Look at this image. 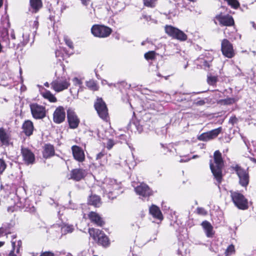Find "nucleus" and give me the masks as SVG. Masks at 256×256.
Wrapping results in <instances>:
<instances>
[{"mask_svg":"<svg viewBox=\"0 0 256 256\" xmlns=\"http://www.w3.org/2000/svg\"><path fill=\"white\" fill-rule=\"evenodd\" d=\"M214 159L215 165H214L212 160H210V166L213 176L218 182V184L219 185L222 182V169L224 166L222 154L219 150H216L214 152Z\"/></svg>","mask_w":256,"mask_h":256,"instance_id":"obj_1","label":"nucleus"},{"mask_svg":"<svg viewBox=\"0 0 256 256\" xmlns=\"http://www.w3.org/2000/svg\"><path fill=\"white\" fill-rule=\"evenodd\" d=\"M230 196L235 206L239 209L246 210L248 208V201L244 196L238 192L230 191Z\"/></svg>","mask_w":256,"mask_h":256,"instance_id":"obj_2","label":"nucleus"},{"mask_svg":"<svg viewBox=\"0 0 256 256\" xmlns=\"http://www.w3.org/2000/svg\"><path fill=\"white\" fill-rule=\"evenodd\" d=\"M89 233L90 236L93 234V238L94 240L98 238V244L104 247H108L110 244L109 238L102 230L90 228Z\"/></svg>","mask_w":256,"mask_h":256,"instance_id":"obj_3","label":"nucleus"},{"mask_svg":"<svg viewBox=\"0 0 256 256\" xmlns=\"http://www.w3.org/2000/svg\"><path fill=\"white\" fill-rule=\"evenodd\" d=\"M239 178V184L243 187H246L249 184V174L248 170H246L236 164L232 167Z\"/></svg>","mask_w":256,"mask_h":256,"instance_id":"obj_4","label":"nucleus"},{"mask_svg":"<svg viewBox=\"0 0 256 256\" xmlns=\"http://www.w3.org/2000/svg\"><path fill=\"white\" fill-rule=\"evenodd\" d=\"M165 32L170 36L180 41H185L188 36L182 31L172 26L166 25L164 28Z\"/></svg>","mask_w":256,"mask_h":256,"instance_id":"obj_5","label":"nucleus"},{"mask_svg":"<svg viewBox=\"0 0 256 256\" xmlns=\"http://www.w3.org/2000/svg\"><path fill=\"white\" fill-rule=\"evenodd\" d=\"M112 30L109 27L104 25L94 24L91 28L92 34L96 37L106 38L112 33Z\"/></svg>","mask_w":256,"mask_h":256,"instance_id":"obj_6","label":"nucleus"},{"mask_svg":"<svg viewBox=\"0 0 256 256\" xmlns=\"http://www.w3.org/2000/svg\"><path fill=\"white\" fill-rule=\"evenodd\" d=\"M32 117L36 120L42 119L46 116V108L36 103L31 104L30 106Z\"/></svg>","mask_w":256,"mask_h":256,"instance_id":"obj_7","label":"nucleus"},{"mask_svg":"<svg viewBox=\"0 0 256 256\" xmlns=\"http://www.w3.org/2000/svg\"><path fill=\"white\" fill-rule=\"evenodd\" d=\"M94 106L99 116L103 120L106 119L108 116V110L106 103L102 98L96 100Z\"/></svg>","mask_w":256,"mask_h":256,"instance_id":"obj_8","label":"nucleus"},{"mask_svg":"<svg viewBox=\"0 0 256 256\" xmlns=\"http://www.w3.org/2000/svg\"><path fill=\"white\" fill-rule=\"evenodd\" d=\"M221 50L222 54L228 58H232L234 55L232 44L227 39L222 40Z\"/></svg>","mask_w":256,"mask_h":256,"instance_id":"obj_9","label":"nucleus"},{"mask_svg":"<svg viewBox=\"0 0 256 256\" xmlns=\"http://www.w3.org/2000/svg\"><path fill=\"white\" fill-rule=\"evenodd\" d=\"M20 150L23 160L26 164L30 165L35 162V156L30 150L22 146Z\"/></svg>","mask_w":256,"mask_h":256,"instance_id":"obj_10","label":"nucleus"},{"mask_svg":"<svg viewBox=\"0 0 256 256\" xmlns=\"http://www.w3.org/2000/svg\"><path fill=\"white\" fill-rule=\"evenodd\" d=\"M67 118L70 128L74 129L78 126L80 120L74 112L70 108L67 110Z\"/></svg>","mask_w":256,"mask_h":256,"instance_id":"obj_11","label":"nucleus"},{"mask_svg":"<svg viewBox=\"0 0 256 256\" xmlns=\"http://www.w3.org/2000/svg\"><path fill=\"white\" fill-rule=\"evenodd\" d=\"M136 193L144 198L148 197L152 194V191L146 184L142 183L134 188Z\"/></svg>","mask_w":256,"mask_h":256,"instance_id":"obj_12","label":"nucleus"},{"mask_svg":"<svg viewBox=\"0 0 256 256\" xmlns=\"http://www.w3.org/2000/svg\"><path fill=\"white\" fill-rule=\"evenodd\" d=\"M51 84L55 91L59 92L68 88L70 84L66 79L62 80L58 78L53 81Z\"/></svg>","mask_w":256,"mask_h":256,"instance_id":"obj_13","label":"nucleus"},{"mask_svg":"<svg viewBox=\"0 0 256 256\" xmlns=\"http://www.w3.org/2000/svg\"><path fill=\"white\" fill-rule=\"evenodd\" d=\"M66 118V112L64 108L60 106L54 110L53 114V120L56 124L62 122Z\"/></svg>","mask_w":256,"mask_h":256,"instance_id":"obj_14","label":"nucleus"},{"mask_svg":"<svg viewBox=\"0 0 256 256\" xmlns=\"http://www.w3.org/2000/svg\"><path fill=\"white\" fill-rule=\"evenodd\" d=\"M69 176L68 179L78 182L85 178L86 176V172L82 168H75L70 171Z\"/></svg>","mask_w":256,"mask_h":256,"instance_id":"obj_15","label":"nucleus"},{"mask_svg":"<svg viewBox=\"0 0 256 256\" xmlns=\"http://www.w3.org/2000/svg\"><path fill=\"white\" fill-rule=\"evenodd\" d=\"M72 150L74 158L79 162H82L85 159V155L82 149L78 146H73Z\"/></svg>","mask_w":256,"mask_h":256,"instance_id":"obj_16","label":"nucleus"},{"mask_svg":"<svg viewBox=\"0 0 256 256\" xmlns=\"http://www.w3.org/2000/svg\"><path fill=\"white\" fill-rule=\"evenodd\" d=\"M216 18L220 22V24L222 26H232L234 24V20L230 15L219 14L216 16Z\"/></svg>","mask_w":256,"mask_h":256,"instance_id":"obj_17","label":"nucleus"},{"mask_svg":"<svg viewBox=\"0 0 256 256\" xmlns=\"http://www.w3.org/2000/svg\"><path fill=\"white\" fill-rule=\"evenodd\" d=\"M89 219L98 226H102L104 224V222L100 216L96 212H90L88 214Z\"/></svg>","mask_w":256,"mask_h":256,"instance_id":"obj_18","label":"nucleus"},{"mask_svg":"<svg viewBox=\"0 0 256 256\" xmlns=\"http://www.w3.org/2000/svg\"><path fill=\"white\" fill-rule=\"evenodd\" d=\"M23 132L26 136H31L34 131V126L33 123L30 120H25L22 126Z\"/></svg>","mask_w":256,"mask_h":256,"instance_id":"obj_19","label":"nucleus"},{"mask_svg":"<svg viewBox=\"0 0 256 256\" xmlns=\"http://www.w3.org/2000/svg\"><path fill=\"white\" fill-rule=\"evenodd\" d=\"M208 238H212L214 235V232L213 230V226L210 223L207 221L204 220L202 222L201 224Z\"/></svg>","mask_w":256,"mask_h":256,"instance_id":"obj_20","label":"nucleus"},{"mask_svg":"<svg viewBox=\"0 0 256 256\" xmlns=\"http://www.w3.org/2000/svg\"><path fill=\"white\" fill-rule=\"evenodd\" d=\"M10 136L6 130L3 128H0V142L2 145L8 146L10 144Z\"/></svg>","mask_w":256,"mask_h":256,"instance_id":"obj_21","label":"nucleus"},{"mask_svg":"<svg viewBox=\"0 0 256 256\" xmlns=\"http://www.w3.org/2000/svg\"><path fill=\"white\" fill-rule=\"evenodd\" d=\"M43 156L45 158H48L54 154V147L50 144H46L44 146L42 152Z\"/></svg>","mask_w":256,"mask_h":256,"instance_id":"obj_22","label":"nucleus"},{"mask_svg":"<svg viewBox=\"0 0 256 256\" xmlns=\"http://www.w3.org/2000/svg\"><path fill=\"white\" fill-rule=\"evenodd\" d=\"M150 214L154 217L159 220H162L163 216L159 208L155 205H152L150 208Z\"/></svg>","mask_w":256,"mask_h":256,"instance_id":"obj_23","label":"nucleus"},{"mask_svg":"<svg viewBox=\"0 0 256 256\" xmlns=\"http://www.w3.org/2000/svg\"><path fill=\"white\" fill-rule=\"evenodd\" d=\"M88 204L95 207H99L100 206V198L96 195H92L88 199Z\"/></svg>","mask_w":256,"mask_h":256,"instance_id":"obj_24","label":"nucleus"},{"mask_svg":"<svg viewBox=\"0 0 256 256\" xmlns=\"http://www.w3.org/2000/svg\"><path fill=\"white\" fill-rule=\"evenodd\" d=\"M218 82V76H213L211 73H208L207 75V82L209 85L216 86Z\"/></svg>","mask_w":256,"mask_h":256,"instance_id":"obj_25","label":"nucleus"},{"mask_svg":"<svg viewBox=\"0 0 256 256\" xmlns=\"http://www.w3.org/2000/svg\"><path fill=\"white\" fill-rule=\"evenodd\" d=\"M43 97L48 99L50 102H55L57 101L56 98L49 90H46L42 93Z\"/></svg>","mask_w":256,"mask_h":256,"instance_id":"obj_26","label":"nucleus"},{"mask_svg":"<svg viewBox=\"0 0 256 256\" xmlns=\"http://www.w3.org/2000/svg\"><path fill=\"white\" fill-rule=\"evenodd\" d=\"M30 4L35 12H36L42 6L41 0H30Z\"/></svg>","mask_w":256,"mask_h":256,"instance_id":"obj_27","label":"nucleus"},{"mask_svg":"<svg viewBox=\"0 0 256 256\" xmlns=\"http://www.w3.org/2000/svg\"><path fill=\"white\" fill-rule=\"evenodd\" d=\"M111 185H112V188H108L107 190V192L112 193L113 191L118 190L120 188V184L117 182L116 180H111Z\"/></svg>","mask_w":256,"mask_h":256,"instance_id":"obj_28","label":"nucleus"},{"mask_svg":"<svg viewBox=\"0 0 256 256\" xmlns=\"http://www.w3.org/2000/svg\"><path fill=\"white\" fill-rule=\"evenodd\" d=\"M198 139L200 140L204 141V142H207L208 140H212L210 134L208 132H204L202 134H201L198 137Z\"/></svg>","mask_w":256,"mask_h":256,"instance_id":"obj_29","label":"nucleus"},{"mask_svg":"<svg viewBox=\"0 0 256 256\" xmlns=\"http://www.w3.org/2000/svg\"><path fill=\"white\" fill-rule=\"evenodd\" d=\"M130 125L131 127L134 126L135 128H136L139 133L142 132L143 130L142 126L140 124L139 122L136 121L134 122H130Z\"/></svg>","mask_w":256,"mask_h":256,"instance_id":"obj_30","label":"nucleus"},{"mask_svg":"<svg viewBox=\"0 0 256 256\" xmlns=\"http://www.w3.org/2000/svg\"><path fill=\"white\" fill-rule=\"evenodd\" d=\"M222 127L212 130L208 132L212 139L216 138L222 131Z\"/></svg>","mask_w":256,"mask_h":256,"instance_id":"obj_31","label":"nucleus"},{"mask_svg":"<svg viewBox=\"0 0 256 256\" xmlns=\"http://www.w3.org/2000/svg\"><path fill=\"white\" fill-rule=\"evenodd\" d=\"M158 0H143L144 6L154 8L156 6Z\"/></svg>","mask_w":256,"mask_h":256,"instance_id":"obj_32","label":"nucleus"},{"mask_svg":"<svg viewBox=\"0 0 256 256\" xmlns=\"http://www.w3.org/2000/svg\"><path fill=\"white\" fill-rule=\"evenodd\" d=\"M232 8L236 9L240 6V3L238 0H224Z\"/></svg>","mask_w":256,"mask_h":256,"instance_id":"obj_33","label":"nucleus"},{"mask_svg":"<svg viewBox=\"0 0 256 256\" xmlns=\"http://www.w3.org/2000/svg\"><path fill=\"white\" fill-rule=\"evenodd\" d=\"M86 86L92 90H98V86L94 80H91L86 82Z\"/></svg>","mask_w":256,"mask_h":256,"instance_id":"obj_34","label":"nucleus"},{"mask_svg":"<svg viewBox=\"0 0 256 256\" xmlns=\"http://www.w3.org/2000/svg\"><path fill=\"white\" fill-rule=\"evenodd\" d=\"M238 100V98H228L222 100V101L225 104H232L236 102Z\"/></svg>","mask_w":256,"mask_h":256,"instance_id":"obj_35","label":"nucleus"},{"mask_svg":"<svg viewBox=\"0 0 256 256\" xmlns=\"http://www.w3.org/2000/svg\"><path fill=\"white\" fill-rule=\"evenodd\" d=\"M144 58L147 60H153L155 58V52L154 51H150L144 54Z\"/></svg>","mask_w":256,"mask_h":256,"instance_id":"obj_36","label":"nucleus"},{"mask_svg":"<svg viewBox=\"0 0 256 256\" xmlns=\"http://www.w3.org/2000/svg\"><path fill=\"white\" fill-rule=\"evenodd\" d=\"M234 251V248L232 244L230 245L225 251V254L226 256L232 254Z\"/></svg>","mask_w":256,"mask_h":256,"instance_id":"obj_37","label":"nucleus"},{"mask_svg":"<svg viewBox=\"0 0 256 256\" xmlns=\"http://www.w3.org/2000/svg\"><path fill=\"white\" fill-rule=\"evenodd\" d=\"M6 164L4 160L0 158V174H2L6 168Z\"/></svg>","mask_w":256,"mask_h":256,"instance_id":"obj_38","label":"nucleus"},{"mask_svg":"<svg viewBox=\"0 0 256 256\" xmlns=\"http://www.w3.org/2000/svg\"><path fill=\"white\" fill-rule=\"evenodd\" d=\"M196 212L198 214L206 216L208 214L206 210L203 208L198 207L196 208Z\"/></svg>","mask_w":256,"mask_h":256,"instance_id":"obj_39","label":"nucleus"},{"mask_svg":"<svg viewBox=\"0 0 256 256\" xmlns=\"http://www.w3.org/2000/svg\"><path fill=\"white\" fill-rule=\"evenodd\" d=\"M206 98L204 100H200V98H198L194 101V104L197 106H204L206 103Z\"/></svg>","mask_w":256,"mask_h":256,"instance_id":"obj_40","label":"nucleus"},{"mask_svg":"<svg viewBox=\"0 0 256 256\" xmlns=\"http://www.w3.org/2000/svg\"><path fill=\"white\" fill-rule=\"evenodd\" d=\"M62 230L64 233H69L73 231L74 228L72 226H65L62 228Z\"/></svg>","mask_w":256,"mask_h":256,"instance_id":"obj_41","label":"nucleus"},{"mask_svg":"<svg viewBox=\"0 0 256 256\" xmlns=\"http://www.w3.org/2000/svg\"><path fill=\"white\" fill-rule=\"evenodd\" d=\"M58 254V252H56V254H54L51 252H45L41 253L40 256H55V255L58 256L60 254V253L59 254Z\"/></svg>","mask_w":256,"mask_h":256,"instance_id":"obj_42","label":"nucleus"},{"mask_svg":"<svg viewBox=\"0 0 256 256\" xmlns=\"http://www.w3.org/2000/svg\"><path fill=\"white\" fill-rule=\"evenodd\" d=\"M8 230L6 229V228L4 226H2L1 228H0V236H2L3 234H8Z\"/></svg>","mask_w":256,"mask_h":256,"instance_id":"obj_43","label":"nucleus"},{"mask_svg":"<svg viewBox=\"0 0 256 256\" xmlns=\"http://www.w3.org/2000/svg\"><path fill=\"white\" fill-rule=\"evenodd\" d=\"M127 85L128 84L126 82H125L124 81H122L120 82L114 84V86L116 88H120L121 86L122 87H126V86H127Z\"/></svg>","mask_w":256,"mask_h":256,"instance_id":"obj_44","label":"nucleus"},{"mask_svg":"<svg viewBox=\"0 0 256 256\" xmlns=\"http://www.w3.org/2000/svg\"><path fill=\"white\" fill-rule=\"evenodd\" d=\"M66 44L70 48H73V43L72 40L68 38H64Z\"/></svg>","mask_w":256,"mask_h":256,"instance_id":"obj_45","label":"nucleus"},{"mask_svg":"<svg viewBox=\"0 0 256 256\" xmlns=\"http://www.w3.org/2000/svg\"><path fill=\"white\" fill-rule=\"evenodd\" d=\"M114 142L112 140H108L106 144V148L108 150L111 149L114 146Z\"/></svg>","mask_w":256,"mask_h":256,"instance_id":"obj_46","label":"nucleus"},{"mask_svg":"<svg viewBox=\"0 0 256 256\" xmlns=\"http://www.w3.org/2000/svg\"><path fill=\"white\" fill-rule=\"evenodd\" d=\"M119 138H120V142L121 143H123V142L126 143L127 142L128 136L126 135H125V134H120L119 136Z\"/></svg>","mask_w":256,"mask_h":256,"instance_id":"obj_47","label":"nucleus"},{"mask_svg":"<svg viewBox=\"0 0 256 256\" xmlns=\"http://www.w3.org/2000/svg\"><path fill=\"white\" fill-rule=\"evenodd\" d=\"M140 20L144 19L146 22H149L152 20L151 16L146 14H143L140 18Z\"/></svg>","mask_w":256,"mask_h":256,"instance_id":"obj_48","label":"nucleus"},{"mask_svg":"<svg viewBox=\"0 0 256 256\" xmlns=\"http://www.w3.org/2000/svg\"><path fill=\"white\" fill-rule=\"evenodd\" d=\"M161 147L164 148V154H166V152H170V150L167 147L166 144H164L162 143L160 144Z\"/></svg>","mask_w":256,"mask_h":256,"instance_id":"obj_49","label":"nucleus"},{"mask_svg":"<svg viewBox=\"0 0 256 256\" xmlns=\"http://www.w3.org/2000/svg\"><path fill=\"white\" fill-rule=\"evenodd\" d=\"M111 180L112 179H110L108 180V183L106 184V186L105 188V190L106 192H107V190L108 189V188H112V185H111L110 184H111Z\"/></svg>","mask_w":256,"mask_h":256,"instance_id":"obj_50","label":"nucleus"},{"mask_svg":"<svg viewBox=\"0 0 256 256\" xmlns=\"http://www.w3.org/2000/svg\"><path fill=\"white\" fill-rule=\"evenodd\" d=\"M104 156V152H99L98 154H96V160H99Z\"/></svg>","mask_w":256,"mask_h":256,"instance_id":"obj_51","label":"nucleus"},{"mask_svg":"<svg viewBox=\"0 0 256 256\" xmlns=\"http://www.w3.org/2000/svg\"><path fill=\"white\" fill-rule=\"evenodd\" d=\"M236 121L237 118L236 116L230 117V118L229 120V122L232 124L236 123Z\"/></svg>","mask_w":256,"mask_h":256,"instance_id":"obj_52","label":"nucleus"},{"mask_svg":"<svg viewBox=\"0 0 256 256\" xmlns=\"http://www.w3.org/2000/svg\"><path fill=\"white\" fill-rule=\"evenodd\" d=\"M80 1L84 6H88L90 2V0H80Z\"/></svg>","mask_w":256,"mask_h":256,"instance_id":"obj_53","label":"nucleus"},{"mask_svg":"<svg viewBox=\"0 0 256 256\" xmlns=\"http://www.w3.org/2000/svg\"><path fill=\"white\" fill-rule=\"evenodd\" d=\"M11 242H12V248L10 251H13L14 252L16 242V241H14V240H12Z\"/></svg>","mask_w":256,"mask_h":256,"instance_id":"obj_54","label":"nucleus"},{"mask_svg":"<svg viewBox=\"0 0 256 256\" xmlns=\"http://www.w3.org/2000/svg\"><path fill=\"white\" fill-rule=\"evenodd\" d=\"M2 226H4L6 229L8 230V234H10V224H3Z\"/></svg>","mask_w":256,"mask_h":256,"instance_id":"obj_55","label":"nucleus"},{"mask_svg":"<svg viewBox=\"0 0 256 256\" xmlns=\"http://www.w3.org/2000/svg\"><path fill=\"white\" fill-rule=\"evenodd\" d=\"M8 256H21V255H16L13 251H10Z\"/></svg>","mask_w":256,"mask_h":256,"instance_id":"obj_56","label":"nucleus"},{"mask_svg":"<svg viewBox=\"0 0 256 256\" xmlns=\"http://www.w3.org/2000/svg\"><path fill=\"white\" fill-rule=\"evenodd\" d=\"M74 81L75 82L78 84H81L80 80L77 78H74Z\"/></svg>","mask_w":256,"mask_h":256,"instance_id":"obj_57","label":"nucleus"},{"mask_svg":"<svg viewBox=\"0 0 256 256\" xmlns=\"http://www.w3.org/2000/svg\"><path fill=\"white\" fill-rule=\"evenodd\" d=\"M34 26L35 27L36 30L38 26V22L37 20H35L34 22Z\"/></svg>","mask_w":256,"mask_h":256,"instance_id":"obj_58","label":"nucleus"},{"mask_svg":"<svg viewBox=\"0 0 256 256\" xmlns=\"http://www.w3.org/2000/svg\"><path fill=\"white\" fill-rule=\"evenodd\" d=\"M22 242L20 240H19L18 242L17 246L19 248H20L22 247Z\"/></svg>","mask_w":256,"mask_h":256,"instance_id":"obj_59","label":"nucleus"},{"mask_svg":"<svg viewBox=\"0 0 256 256\" xmlns=\"http://www.w3.org/2000/svg\"><path fill=\"white\" fill-rule=\"evenodd\" d=\"M204 66H205L209 67V64L206 61H204Z\"/></svg>","mask_w":256,"mask_h":256,"instance_id":"obj_60","label":"nucleus"},{"mask_svg":"<svg viewBox=\"0 0 256 256\" xmlns=\"http://www.w3.org/2000/svg\"><path fill=\"white\" fill-rule=\"evenodd\" d=\"M20 248H19L18 247L17 248H16V254H18V255H20Z\"/></svg>","mask_w":256,"mask_h":256,"instance_id":"obj_61","label":"nucleus"},{"mask_svg":"<svg viewBox=\"0 0 256 256\" xmlns=\"http://www.w3.org/2000/svg\"><path fill=\"white\" fill-rule=\"evenodd\" d=\"M28 42V39H26V40H24V42H23V44L24 45H25Z\"/></svg>","mask_w":256,"mask_h":256,"instance_id":"obj_62","label":"nucleus"},{"mask_svg":"<svg viewBox=\"0 0 256 256\" xmlns=\"http://www.w3.org/2000/svg\"><path fill=\"white\" fill-rule=\"evenodd\" d=\"M44 85L46 87H48V86H49V84L48 82H46V83H44Z\"/></svg>","mask_w":256,"mask_h":256,"instance_id":"obj_63","label":"nucleus"},{"mask_svg":"<svg viewBox=\"0 0 256 256\" xmlns=\"http://www.w3.org/2000/svg\"><path fill=\"white\" fill-rule=\"evenodd\" d=\"M4 244V242H0V247L2 246Z\"/></svg>","mask_w":256,"mask_h":256,"instance_id":"obj_64","label":"nucleus"}]
</instances>
